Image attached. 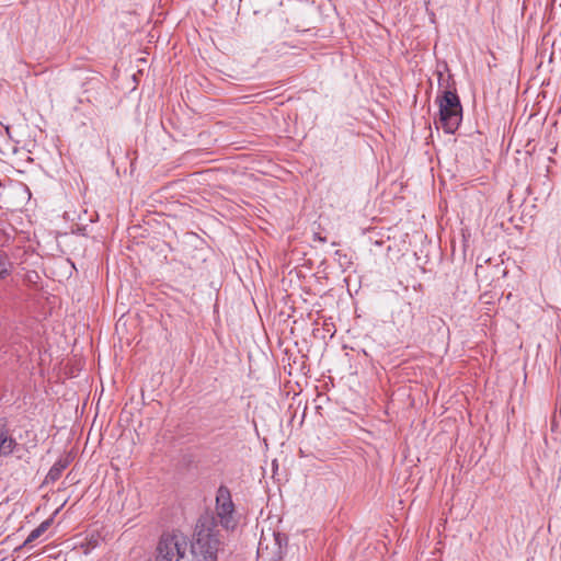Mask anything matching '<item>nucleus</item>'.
<instances>
[{
    "label": "nucleus",
    "instance_id": "f257e3e1",
    "mask_svg": "<svg viewBox=\"0 0 561 561\" xmlns=\"http://www.w3.org/2000/svg\"><path fill=\"white\" fill-rule=\"evenodd\" d=\"M218 524L226 530H233L238 525L236 506L226 485H220L216 492L215 515L205 513L196 522L191 545L196 561L217 560L222 545Z\"/></svg>",
    "mask_w": 561,
    "mask_h": 561
},
{
    "label": "nucleus",
    "instance_id": "f03ea898",
    "mask_svg": "<svg viewBox=\"0 0 561 561\" xmlns=\"http://www.w3.org/2000/svg\"><path fill=\"white\" fill-rule=\"evenodd\" d=\"M438 87L442 94L437 95L436 102L439 107V118L435 122L437 128H442L446 134H455L462 121V106L460 99L453 87L451 77L446 79L442 71H437Z\"/></svg>",
    "mask_w": 561,
    "mask_h": 561
},
{
    "label": "nucleus",
    "instance_id": "7ed1b4c3",
    "mask_svg": "<svg viewBox=\"0 0 561 561\" xmlns=\"http://www.w3.org/2000/svg\"><path fill=\"white\" fill-rule=\"evenodd\" d=\"M192 541L181 531L164 533L157 546L156 561H192Z\"/></svg>",
    "mask_w": 561,
    "mask_h": 561
},
{
    "label": "nucleus",
    "instance_id": "20e7f679",
    "mask_svg": "<svg viewBox=\"0 0 561 561\" xmlns=\"http://www.w3.org/2000/svg\"><path fill=\"white\" fill-rule=\"evenodd\" d=\"M16 447V440L9 434L4 423L0 426V456L11 455Z\"/></svg>",
    "mask_w": 561,
    "mask_h": 561
},
{
    "label": "nucleus",
    "instance_id": "39448f33",
    "mask_svg": "<svg viewBox=\"0 0 561 561\" xmlns=\"http://www.w3.org/2000/svg\"><path fill=\"white\" fill-rule=\"evenodd\" d=\"M68 465L69 460L67 458L58 459L49 469L45 478V482H56L61 477L62 471L68 467Z\"/></svg>",
    "mask_w": 561,
    "mask_h": 561
},
{
    "label": "nucleus",
    "instance_id": "423d86ee",
    "mask_svg": "<svg viewBox=\"0 0 561 561\" xmlns=\"http://www.w3.org/2000/svg\"><path fill=\"white\" fill-rule=\"evenodd\" d=\"M51 523H53L51 518H48V519L44 520L43 523H41L35 529H33L30 533V535L25 539L23 546L26 547V546L31 545L33 541H35L36 539H38L50 527Z\"/></svg>",
    "mask_w": 561,
    "mask_h": 561
},
{
    "label": "nucleus",
    "instance_id": "0eeeda50",
    "mask_svg": "<svg viewBox=\"0 0 561 561\" xmlns=\"http://www.w3.org/2000/svg\"><path fill=\"white\" fill-rule=\"evenodd\" d=\"M11 262L8 255L0 250V279L5 278L11 272Z\"/></svg>",
    "mask_w": 561,
    "mask_h": 561
}]
</instances>
